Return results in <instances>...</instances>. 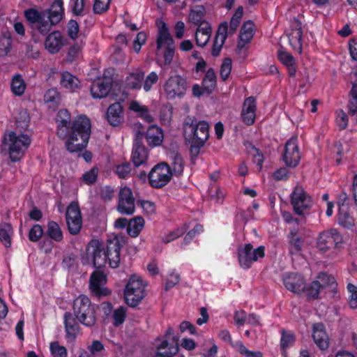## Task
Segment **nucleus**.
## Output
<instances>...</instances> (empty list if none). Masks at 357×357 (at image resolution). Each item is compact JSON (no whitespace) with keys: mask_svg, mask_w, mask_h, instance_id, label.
Returning <instances> with one entry per match:
<instances>
[{"mask_svg":"<svg viewBox=\"0 0 357 357\" xmlns=\"http://www.w3.org/2000/svg\"><path fill=\"white\" fill-rule=\"evenodd\" d=\"M57 137L65 140V146L70 153L82 151L88 145L91 132L90 119L81 114L71 120V114L66 109H60L56 116Z\"/></svg>","mask_w":357,"mask_h":357,"instance_id":"obj_1","label":"nucleus"},{"mask_svg":"<svg viewBox=\"0 0 357 357\" xmlns=\"http://www.w3.org/2000/svg\"><path fill=\"white\" fill-rule=\"evenodd\" d=\"M120 239L115 236L107 241L106 245L97 239L89 241L86 250V256L82 259L83 264H92L96 269L103 268L108 262L109 267L116 268L121 261Z\"/></svg>","mask_w":357,"mask_h":357,"instance_id":"obj_2","label":"nucleus"},{"mask_svg":"<svg viewBox=\"0 0 357 357\" xmlns=\"http://www.w3.org/2000/svg\"><path fill=\"white\" fill-rule=\"evenodd\" d=\"M183 137L190 144V152L192 157H197L209 138V124L206 121H197L193 116H188L183 124Z\"/></svg>","mask_w":357,"mask_h":357,"instance_id":"obj_3","label":"nucleus"},{"mask_svg":"<svg viewBox=\"0 0 357 357\" xmlns=\"http://www.w3.org/2000/svg\"><path fill=\"white\" fill-rule=\"evenodd\" d=\"M72 309V314L76 317L81 324L89 328L96 325V307L87 296L80 294L76 297L73 301Z\"/></svg>","mask_w":357,"mask_h":357,"instance_id":"obj_4","label":"nucleus"},{"mask_svg":"<svg viewBox=\"0 0 357 357\" xmlns=\"http://www.w3.org/2000/svg\"><path fill=\"white\" fill-rule=\"evenodd\" d=\"M3 143L8 145L10 160L16 162L24 157L25 151L31 143V139L28 135H17L15 132L11 131L4 135Z\"/></svg>","mask_w":357,"mask_h":357,"instance_id":"obj_5","label":"nucleus"},{"mask_svg":"<svg viewBox=\"0 0 357 357\" xmlns=\"http://www.w3.org/2000/svg\"><path fill=\"white\" fill-rule=\"evenodd\" d=\"M145 287L146 284L139 276L131 275L124 290L126 303L131 307L139 305L145 297Z\"/></svg>","mask_w":357,"mask_h":357,"instance_id":"obj_6","label":"nucleus"},{"mask_svg":"<svg viewBox=\"0 0 357 357\" xmlns=\"http://www.w3.org/2000/svg\"><path fill=\"white\" fill-rule=\"evenodd\" d=\"M290 204L295 214L305 216L310 214L313 206V200L305 189L296 185L290 194Z\"/></svg>","mask_w":357,"mask_h":357,"instance_id":"obj_7","label":"nucleus"},{"mask_svg":"<svg viewBox=\"0 0 357 357\" xmlns=\"http://www.w3.org/2000/svg\"><path fill=\"white\" fill-rule=\"evenodd\" d=\"M178 335H174L172 327L169 326L163 340L157 345L153 357H174L179 351ZM180 357H184L181 355Z\"/></svg>","mask_w":357,"mask_h":357,"instance_id":"obj_8","label":"nucleus"},{"mask_svg":"<svg viewBox=\"0 0 357 357\" xmlns=\"http://www.w3.org/2000/svg\"><path fill=\"white\" fill-rule=\"evenodd\" d=\"M237 255L239 266L243 269H249L253 262L264 257L265 247L260 245L254 249L251 243H246L243 246L238 247Z\"/></svg>","mask_w":357,"mask_h":357,"instance_id":"obj_9","label":"nucleus"},{"mask_svg":"<svg viewBox=\"0 0 357 357\" xmlns=\"http://www.w3.org/2000/svg\"><path fill=\"white\" fill-rule=\"evenodd\" d=\"M172 178V174L168 163L162 162L155 165L148 174L149 185L156 189L167 185Z\"/></svg>","mask_w":357,"mask_h":357,"instance_id":"obj_10","label":"nucleus"},{"mask_svg":"<svg viewBox=\"0 0 357 357\" xmlns=\"http://www.w3.org/2000/svg\"><path fill=\"white\" fill-rule=\"evenodd\" d=\"M282 158L288 167L295 168L298 165L301 160V152L296 136L291 137L286 142Z\"/></svg>","mask_w":357,"mask_h":357,"instance_id":"obj_11","label":"nucleus"},{"mask_svg":"<svg viewBox=\"0 0 357 357\" xmlns=\"http://www.w3.org/2000/svg\"><path fill=\"white\" fill-rule=\"evenodd\" d=\"M107 283V276L102 271L97 269L93 271L89 280V287L91 293L97 298L106 297L112 294L107 287H103Z\"/></svg>","mask_w":357,"mask_h":357,"instance_id":"obj_12","label":"nucleus"},{"mask_svg":"<svg viewBox=\"0 0 357 357\" xmlns=\"http://www.w3.org/2000/svg\"><path fill=\"white\" fill-rule=\"evenodd\" d=\"M342 243V236L336 229H331L320 233L317 247L321 251L326 252L333 247H340Z\"/></svg>","mask_w":357,"mask_h":357,"instance_id":"obj_13","label":"nucleus"},{"mask_svg":"<svg viewBox=\"0 0 357 357\" xmlns=\"http://www.w3.org/2000/svg\"><path fill=\"white\" fill-rule=\"evenodd\" d=\"M144 134L137 131L133 142L131 160L135 167H139L146 162L148 149L143 144Z\"/></svg>","mask_w":357,"mask_h":357,"instance_id":"obj_14","label":"nucleus"},{"mask_svg":"<svg viewBox=\"0 0 357 357\" xmlns=\"http://www.w3.org/2000/svg\"><path fill=\"white\" fill-rule=\"evenodd\" d=\"M118 211L126 215L135 212V198L131 189L127 186L121 188L119 191Z\"/></svg>","mask_w":357,"mask_h":357,"instance_id":"obj_15","label":"nucleus"},{"mask_svg":"<svg viewBox=\"0 0 357 357\" xmlns=\"http://www.w3.org/2000/svg\"><path fill=\"white\" fill-rule=\"evenodd\" d=\"M285 288L296 294L303 292L305 287V280L304 277L297 273H287L282 278Z\"/></svg>","mask_w":357,"mask_h":357,"instance_id":"obj_16","label":"nucleus"},{"mask_svg":"<svg viewBox=\"0 0 357 357\" xmlns=\"http://www.w3.org/2000/svg\"><path fill=\"white\" fill-rule=\"evenodd\" d=\"M289 42L291 47L297 52H302V27L301 23L296 19H294L290 24V29L287 33Z\"/></svg>","mask_w":357,"mask_h":357,"instance_id":"obj_17","label":"nucleus"},{"mask_svg":"<svg viewBox=\"0 0 357 357\" xmlns=\"http://www.w3.org/2000/svg\"><path fill=\"white\" fill-rule=\"evenodd\" d=\"M63 324L66 331V338L68 341L75 340L80 332L81 324L72 312H66L63 314Z\"/></svg>","mask_w":357,"mask_h":357,"instance_id":"obj_18","label":"nucleus"},{"mask_svg":"<svg viewBox=\"0 0 357 357\" xmlns=\"http://www.w3.org/2000/svg\"><path fill=\"white\" fill-rule=\"evenodd\" d=\"M106 119L109 125L113 127L119 126L123 122V108L119 102H115L108 107Z\"/></svg>","mask_w":357,"mask_h":357,"instance_id":"obj_19","label":"nucleus"},{"mask_svg":"<svg viewBox=\"0 0 357 357\" xmlns=\"http://www.w3.org/2000/svg\"><path fill=\"white\" fill-rule=\"evenodd\" d=\"M66 39L59 31H53L46 38L45 41V49L51 54L59 52L64 46Z\"/></svg>","mask_w":357,"mask_h":357,"instance_id":"obj_20","label":"nucleus"},{"mask_svg":"<svg viewBox=\"0 0 357 357\" xmlns=\"http://www.w3.org/2000/svg\"><path fill=\"white\" fill-rule=\"evenodd\" d=\"M312 338L316 345L321 350H326L329 346V338L323 324H315L313 326Z\"/></svg>","mask_w":357,"mask_h":357,"instance_id":"obj_21","label":"nucleus"},{"mask_svg":"<svg viewBox=\"0 0 357 357\" xmlns=\"http://www.w3.org/2000/svg\"><path fill=\"white\" fill-rule=\"evenodd\" d=\"M144 134L148 145L150 147H155L161 145L164 139L163 131L161 128L155 126H150Z\"/></svg>","mask_w":357,"mask_h":357,"instance_id":"obj_22","label":"nucleus"},{"mask_svg":"<svg viewBox=\"0 0 357 357\" xmlns=\"http://www.w3.org/2000/svg\"><path fill=\"white\" fill-rule=\"evenodd\" d=\"M156 43L158 50L174 46V40L170 35L167 24L165 22H161L158 26Z\"/></svg>","mask_w":357,"mask_h":357,"instance_id":"obj_23","label":"nucleus"},{"mask_svg":"<svg viewBox=\"0 0 357 357\" xmlns=\"http://www.w3.org/2000/svg\"><path fill=\"white\" fill-rule=\"evenodd\" d=\"M228 33V24L227 22H223L220 24L212 47V55L217 56L220 54V52L222 48V46L227 37Z\"/></svg>","mask_w":357,"mask_h":357,"instance_id":"obj_24","label":"nucleus"},{"mask_svg":"<svg viewBox=\"0 0 357 357\" xmlns=\"http://www.w3.org/2000/svg\"><path fill=\"white\" fill-rule=\"evenodd\" d=\"M91 96L93 98H103L110 97L112 99L119 102L121 104L125 101L129 94L128 91H90Z\"/></svg>","mask_w":357,"mask_h":357,"instance_id":"obj_25","label":"nucleus"},{"mask_svg":"<svg viewBox=\"0 0 357 357\" xmlns=\"http://www.w3.org/2000/svg\"><path fill=\"white\" fill-rule=\"evenodd\" d=\"M212 30L208 22H202L197 27L195 33L197 45L201 47H204L210 40Z\"/></svg>","mask_w":357,"mask_h":357,"instance_id":"obj_26","label":"nucleus"},{"mask_svg":"<svg viewBox=\"0 0 357 357\" xmlns=\"http://www.w3.org/2000/svg\"><path fill=\"white\" fill-rule=\"evenodd\" d=\"M63 6L61 0H56L52 4L48 12V19L52 24H56L62 20L64 13Z\"/></svg>","mask_w":357,"mask_h":357,"instance_id":"obj_27","label":"nucleus"},{"mask_svg":"<svg viewBox=\"0 0 357 357\" xmlns=\"http://www.w3.org/2000/svg\"><path fill=\"white\" fill-rule=\"evenodd\" d=\"M255 33V24L251 21H248L243 24L241 29L238 47H243L246 43H249Z\"/></svg>","mask_w":357,"mask_h":357,"instance_id":"obj_28","label":"nucleus"},{"mask_svg":"<svg viewBox=\"0 0 357 357\" xmlns=\"http://www.w3.org/2000/svg\"><path fill=\"white\" fill-rule=\"evenodd\" d=\"M289 243L291 246L289 252L291 254H298L301 252L303 245V240L298 234L296 229H291L288 236Z\"/></svg>","mask_w":357,"mask_h":357,"instance_id":"obj_29","label":"nucleus"},{"mask_svg":"<svg viewBox=\"0 0 357 357\" xmlns=\"http://www.w3.org/2000/svg\"><path fill=\"white\" fill-rule=\"evenodd\" d=\"M13 50L11 33L8 31L0 35V57L10 56Z\"/></svg>","mask_w":357,"mask_h":357,"instance_id":"obj_30","label":"nucleus"},{"mask_svg":"<svg viewBox=\"0 0 357 357\" xmlns=\"http://www.w3.org/2000/svg\"><path fill=\"white\" fill-rule=\"evenodd\" d=\"M349 211V206H341L338 208L337 215L338 223L347 229H351L354 226V220Z\"/></svg>","mask_w":357,"mask_h":357,"instance_id":"obj_31","label":"nucleus"},{"mask_svg":"<svg viewBox=\"0 0 357 357\" xmlns=\"http://www.w3.org/2000/svg\"><path fill=\"white\" fill-rule=\"evenodd\" d=\"M145 221L141 216H136L129 221L128 227H127L128 234L135 238L138 236L144 227Z\"/></svg>","mask_w":357,"mask_h":357,"instance_id":"obj_32","label":"nucleus"},{"mask_svg":"<svg viewBox=\"0 0 357 357\" xmlns=\"http://www.w3.org/2000/svg\"><path fill=\"white\" fill-rule=\"evenodd\" d=\"M88 352L80 355L81 357H105V347L100 340H93L92 344L88 347Z\"/></svg>","mask_w":357,"mask_h":357,"instance_id":"obj_33","label":"nucleus"},{"mask_svg":"<svg viewBox=\"0 0 357 357\" xmlns=\"http://www.w3.org/2000/svg\"><path fill=\"white\" fill-rule=\"evenodd\" d=\"M61 98L59 91H47L44 95V102L48 108L55 111L61 104Z\"/></svg>","mask_w":357,"mask_h":357,"instance_id":"obj_34","label":"nucleus"},{"mask_svg":"<svg viewBox=\"0 0 357 357\" xmlns=\"http://www.w3.org/2000/svg\"><path fill=\"white\" fill-rule=\"evenodd\" d=\"M144 78V74L142 71H137L130 73L125 80V86L129 89H137L142 86Z\"/></svg>","mask_w":357,"mask_h":357,"instance_id":"obj_35","label":"nucleus"},{"mask_svg":"<svg viewBox=\"0 0 357 357\" xmlns=\"http://www.w3.org/2000/svg\"><path fill=\"white\" fill-rule=\"evenodd\" d=\"M46 234L50 239L56 242H61L63 238L60 226L56 222L52 220L47 223Z\"/></svg>","mask_w":357,"mask_h":357,"instance_id":"obj_36","label":"nucleus"},{"mask_svg":"<svg viewBox=\"0 0 357 357\" xmlns=\"http://www.w3.org/2000/svg\"><path fill=\"white\" fill-rule=\"evenodd\" d=\"M13 234L12 225L8 222L0 224V241L6 248L11 246V236Z\"/></svg>","mask_w":357,"mask_h":357,"instance_id":"obj_37","label":"nucleus"},{"mask_svg":"<svg viewBox=\"0 0 357 357\" xmlns=\"http://www.w3.org/2000/svg\"><path fill=\"white\" fill-rule=\"evenodd\" d=\"M60 83L62 87L67 89H75L79 86V79L69 72H63Z\"/></svg>","mask_w":357,"mask_h":357,"instance_id":"obj_38","label":"nucleus"},{"mask_svg":"<svg viewBox=\"0 0 357 357\" xmlns=\"http://www.w3.org/2000/svg\"><path fill=\"white\" fill-rule=\"evenodd\" d=\"M296 341L295 335L290 332L282 330L280 338V349L282 354L286 356L287 350L292 347Z\"/></svg>","mask_w":357,"mask_h":357,"instance_id":"obj_39","label":"nucleus"},{"mask_svg":"<svg viewBox=\"0 0 357 357\" xmlns=\"http://www.w3.org/2000/svg\"><path fill=\"white\" fill-rule=\"evenodd\" d=\"M171 173L173 176H181L184 169V162L181 155L178 153H174L172 155V162L169 165Z\"/></svg>","mask_w":357,"mask_h":357,"instance_id":"obj_40","label":"nucleus"},{"mask_svg":"<svg viewBox=\"0 0 357 357\" xmlns=\"http://www.w3.org/2000/svg\"><path fill=\"white\" fill-rule=\"evenodd\" d=\"M206 13V9L204 6H193L189 13V21L195 24H200L202 22H205L203 20Z\"/></svg>","mask_w":357,"mask_h":357,"instance_id":"obj_41","label":"nucleus"},{"mask_svg":"<svg viewBox=\"0 0 357 357\" xmlns=\"http://www.w3.org/2000/svg\"><path fill=\"white\" fill-rule=\"evenodd\" d=\"M280 61L287 68L288 73L293 76L296 73L295 60L294 57L288 52L280 51L278 53Z\"/></svg>","mask_w":357,"mask_h":357,"instance_id":"obj_42","label":"nucleus"},{"mask_svg":"<svg viewBox=\"0 0 357 357\" xmlns=\"http://www.w3.org/2000/svg\"><path fill=\"white\" fill-rule=\"evenodd\" d=\"M321 284L319 281L314 280L307 286L305 284L303 293L305 294L307 300H315L319 298Z\"/></svg>","mask_w":357,"mask_h":357,"instance_id":"obj_43","label":"nucleus"},{"mask_svg":"<svg viewBox=\"0 0 357 357\" xmlns=\"http://www.w3.org/2000/svg\"><path fill=\"white\" fill-rule=\"evenodd\" d=\"M347 109L349 114L357 124V91H349Z\"/></svg>","mask_w":357,"mask_h":357,"instance_id":"obj_44","label":"nucleus"},{"mask_svg":"<svg viewBox=\"0 0 357 357\" xmlns=\"http://www.w3.org/2000/svg\"><path fill=\"white\" fill-rule=\"evenodd\" d=\"M236 346L238 353L245 357H264L261 351H250L248 349L241 341H237L236 342Z\"/></svg>","mask_w":357,"mask_h":357,"instance_id":"obj_45","label":"nucleus"},{"mask_svg":"<svg viewBox=\"0 0 357 357\" xmlns=\"http://www.w3.org/2000/svg\"><path fill=\"white\" fill-rule=\"evenodd\" d=\"M335 123L340 130H343L347 128L349 123V118L343 109H339L335 112Z\"/></svg>","mask_w":357,"mask_h":357,"instance_id":"obj_46","label":"nucleus"},{"mask_svg":"<svg viewBox=\"0 0 357 357\" xmlns=\"http://www.w3.org/2000/svg\"><path fill=\"white\" fill-rule=\"evenodd\" d=\"M126 307L124 306H120L114 310L112 318L114 319L113 324L115 326L121 325L126 319Z\"/></svg>","mask_w":357,"mask_h":357,"instance_id":"obj_47","label":"nucleus"},{"mask_svg":"<svg viewBox=\"0 0 357 357\" xmlns=\"http://www.w3.org/2000/svg\"><path fill=\"white\" fill-rule=\"evenodd\" d=\"M203 226L200 224H196L192 229L190 230L185 236L183 241L181 243L182 246H186L198 234L203 232Z\"/></svg>","mask_w":357,"mask_h":357,"instance_id":"obj_48","label":"nucleus"},{"mask_svg":"<svg viewBox=\"0 0 357 357\" xmlns=\"http://www.w3.org/2000/svg\"><path fill=\"white\" fill-rule=\"evenodd\" d=\"M82 218L81 211L77 202H72L67 208L66 219Z\"/></svg>","mask_w":357,"mask_h":357,"instance_id":"obj_49","label":"nucleus"},{"mask_svg":"<svg viewBox=\"0 0 357 357\" xmlns=\"http://www.w3.org/2000/svg\"><path fill=\"white\" fill-rule=\"evenodd\" d=\"M188 229V226L186 224H183L181 227H178L174 231L169 232L166 236L163 238V242L165 243H168L180 236H183L184 233Z\"/></svg>","mask_w":357,"mask_h":357,"instance_id":"obj_50","label":"nucleus"},{"mask_svg":"<svg viewBox=\"0 0 357 357\" xmlns=\"http://www.w3.org/2000/svg\"><path fill=\"white\" fill-rule=\"evenodd\" d=\"M132 170V167L130 162H124L116 165L115 173L119 178H127Z\"/></svg>","mask_w":357,"mask_h":357,"instance_id":"obj_51","label":"nucleus"},{"mask_svg":"<svg viewBox=\"0 0 357 357\" xmlns=\"http://www.w3.org/2000/svg\"><path fill=\"white\" fill-rule=\"evenodd\" d=\"M50 349L52 357H67L66 348L60 345L57 341L50 343Z\"/></svg>","mask_w":357,"mask_h":357,"instance_id":"obj_52","label":"nucleus"},{"mask_svg":"<svg viewBox=\"0 0 357 357\" xmlns=\"http://www.w3.org/2000/svg\"><path fill=\"white\" fill-rule=\"evenodd\" d=\"M44 234V230L41 225L35 224L29 231V240L31 242H38Z\"/></svg>","mask_w":357,"mask_h":357,"instance_id":"obj_53","label":"nucleus"},{"mask_svg":"<svg viewBox=\"0 0 357 357\" xmlns=\"http://www.w3.org/2000/svg\"><path fill=\"white\" fill-rule=\"evenodd\" d=\"M98 169L96 167H92L90 170L86 172L82 176L83 182L89 185H93L97 181Z\"/></svg>","mask_w":357,"mask_h":357,"instance_id":"obj_54","label":"nucleus"},{"mask_svg":"<svg viewBox=\"0 0 357 357\" xmlns=\"http://www.w3.org/2000/svg\"><path fill=\"white\" fill-rule=\"evenodd\" d=\"M66 223L69 233L76 235L80 231L82 220V218L66 219Z\"/></svg>","mask_w":357,"mask_h":357,"instance_id":"obj_55","label":"nucleus"},{"mask_svg":"<svg viewBox=\"0 0 357 357\" xmlns=\"http://www.w3.org/2000/svg\"><path fill=\"white\" fill-rule=\"evenodd\" d=\"M167 86L172 89H183L185 86V80L179 75H174L169 79Z\"/></svg>","mask_w":357,"mask_h":357,"instance_id":"obj_56","label":"nucleus"},{"mask_svg":"<svg viewBox=\"0 0 357 357\" xmlns=\"http://www.w3.org/2000/svg\"><path fill=\"white\" fill-rule=\"evenodd\" d=\"M347 290L349 293L348 303L351 308H357V287L351 283L347 284Z\"/></svg>","mask_w":357,"mask_h":357,"instance_id":"obj_57","label":"nucleus"},{"mask_svg":"<svg viewBox=\"0 0 357 357\" xmlns=\"http://www.w3.org/2000/svg\"><path fill=\"white\" fill-rule=\"evenodd\" d=\"M137 204L141 206L144 212L147 215H152L155 213V204L149 200H137Z\"/></svg>","mask_w":357,"mask_h":357,"instance_id":"obj_58","label":"nucleus"},{"mask_svg":"<svg viewBox=\"0 0 357 357\" xmlns=\"http://www.w3.org/2000/svg\"><path fill=\"white\" fill-rule=\"evenodd\" d=\"M242 110L248 113L255 112L257 111V100L253 96L246 98L243 102Z\"/></svg>","mask_w":357,"mask_h":357,"instance_id":"obj_59","label":"nucleus"},{"mask_svg":"<svg viewBox=\"0 0 357 357\" xmlns=\"http://www.w3.org/2000/svg\"><path fill=\"white\" fill-rule=\"evenodd\" d=\"M317 278L320 280L321 288L324 289L327 286L333 287L335 284V280L333 276L328 275L326 273H320Z\"/></svg>","mask_w":357,"mask_h":357,"instance_id":"obj_60","label":"nucleus"},{"mask_svg":"<svg viewBox=\"0 0 357 357\" xmlns=\"http://www.w3.org/2000/svg\"><path fill=\"white\" fill-rule=\"evenodd\" d=\"M111 0H95L93 3V11L95 13L100 14L108 10Z\"/></svg>","mask_w":357,"mask_h":357,"instance_id":"obj_61","label":"nucleus"},{"mask_svg":"<svg viewBox=\"0 0 357 357\" xmlns=\"http://www.w3.org/2000/svg\"><path fill=\"white\" fill-rule=\"evenodd\" d=\"M231 70V59H225L220 67V75L223 80L228 78Z\"/></svg>","mask_w":357,"mask_h":357,"instance_id":"obj_62","label":"nucleus"},{"mask_svg":"<svg viewBox=\"0 0 357 357\" xmlns=\"http://www.w3.org/2000/svg\"><path fill=\"white\" fill-rule=\"evenodd\" d=\"M272 177L275 181H287L289 178V170L283 167L277 169L272 174Z\"/></svg>","mask_w":357,"mask_h":357,"instance_id":"obj_63","label":"nucleus"},{"mask_svg":"<svg viewBox=\"0 0 357 357\" xmlns=\"http://www.w3.org/2000/svg\"><path fill=\"white\" fill-rule=\"evenodd\" d=\"M180 279V275L178 273H170L165 282V290L167 291L170 290L179 282Z\"/></svg>","mask_w":357,"mask_h":357,"instance_id":"obj_64","label":"nucleus"}]
</instances>
